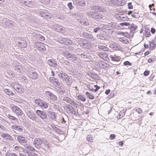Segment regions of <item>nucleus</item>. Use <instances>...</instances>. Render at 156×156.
Returning <instances> with one entry per match:
<instances>
[{"mask_svg": "<svg viewBox=\"0 0 156 156\" xmlns=\"http://www.w3.org/2000/svg\"><path fill=\"white\" fill-rule=\"evenodd\" d=\"M24 67L22 65L19 64V65H16L15 66V68L18 70H21L23 69Z\"/></svg>", "mask_w": 156, "mask_h": 156, "instance_id": "obj_51", "label": "nucleus"}, {"mask_svg": "<svg viewBox=\"0 0 156 156\" xmlns=\"http://www.w3.org/2000/svg\"><path fill=\"white\" fill-rule=\"evenodd\" d=\"M64 80L68 85H70L73 82L72 79L67 74H66V76L64 78Z\"/></svg>", "mask_w": 156, "mask_h": 156, "instance_id": "obj_25", "label": "nucleus"}, {"mask_svg": "<svg viewBox=\"0 0 156 156\" xmlns=\"http://www.w3.org/2000/svg\"><path fill=\"white\" fill-rule=\"evenodd\" d=\"M92 136L90 135H88L87 137V140L89 142H91L92 141Z\"/></svg>", "mask_w": 156, "mask_h": 156, "instance_id": "obj_58", "label": "nucleus"}, {"mask_svg": "<svg viewBox=\"0 0 156 156\" xmlns=\"http://www.w3.org/2000/svg\"><path fill=\"white\" fill-rule=\"evenodd\" d=\"M11 128L15 130L17 132L19 133L22 132L23 131V129L24 128L21 126L14 125L11 126Z\"/></svg>", "mask_w": 156, "mask_h": 156, "instance_id": "obj_20", "label": "nucleus"}, {"mask_svg": "<svg viewBox=\"0 0 156 156\" xmlns=\"http://www.w3.org/2000/svg\"><path fill=\"white\" fill-rule=\"evenodd\" d=\"M42 101V100L40 99H36L34 100V102L36 104L40 107Z\"/></svg>", "mask_w": 156, "mask_h": 156, "instance_id": "obj_46", "label": "nucleus"}, {"mask_svg": "<svg viewBox=\"0 0 156 156\" xmlns=\"http://www.w3.org/2000/svg\"><path fill=\"white\" fill-rule=\"evenodd\" d=\"M51 98H52V99L53 101H56L57 99V97L56 96L54 95L53 93L50 96Z\"/></svg>", "mask_w": 156, "mask_h": 156, "instance_id": "obj_62", "label": "nucleus"}, {"mask_svg": "<svg viewBox=\"0 0 156 156\" xmlns=\"http://www.w3.org/2000/svg\"><path fill=\"white\" fill-rule=\"evenodd\" d=\"M82 36L86 38H93L92 35L89 33L83 32L82 34Z\"/></svg>", "mask_w": 156, "mask_h": 156, "instance_id": "obj_30", "label": "nucleus"}, {"mask_svg": "<svg viewBox=\"0 0 156 156\" xmlns=\"http://www.w3.org/2000/svg\"><path fill=\"white\" fill-rule=\"evenodd\" d=\"M43 140L39 138H36L34 139L33 143L34 145V147L37 149L41 148V147L43 149L44 148L41 145L43 142Z\"/></svg>", "mask_w": 156, "mask_h": 156, "instance_id": "obj_7", "label": "nucleus"}, {"mask_svg": "<svg viewBox=\"0 0 156 156\" xmlns=\"http://www.w3.org/2000/svg\"><path fill=\"white\" fill-rule=\"evenodd\" d=\"M69 104L67 105L64 108V109L68 113L71 114H73L76 116H77L78 115V112L76 111L74 108H76V107H74L73 105Z\"/></svg>", "mask_w": 156, "mask_h": 156, "instance_id": "obj_6", "label": "nucleus"}, {"mask_svg": "<svg viewBox=\"0 0 156 156\" xmlns=\"http://www.w3.org/2000/svg\"><path fill=\"white\" fill-rule=\"evenodd\" d=\"M72 42L70 40L66 38V40L65 41V42H64V44L67 45H70L72 44Z\"/></svg>", "mask_w": 156, "mask_h": 156, "instance_id": "obj_54", "label": "nucleus"}, {"mask_svg": "<svg viewBox=\"0 0 156 156\" xmlns=\"http://www.w3.org/2000/svg\"><path fill=\"white\" fill-rule=\"evenodd\" d=\"M67 6L70 10L73 9V7L72 5V3L71 2L68 3L67 4Z\"/></svg>", "mask_w": 156, "mask_h": 156, "instance_id": "obj_64", "label": "nucleus"}, {"mask_svg": "<svg viewBox=\"0 0 156 156\" xmlns=\"http://www.w3.org/2000/svg\"><path fill=\"white\" fill-rule=\"evenodd\" d=\"M97 37L101 40H108V37L103 34H98L97 35Z\"/></svg>", "mask_w": 156, "mask_h": 156, "instance_id": "obj_33", "label": "nucleus"}, {"mask_svg": "<svg viewBox=\"0 0 156 156\" xmlns=\"http://www.w3.org/2000/svg\"><path fill=\"white\" fill-rule=\"evenodd\" d=\"M93 28V31L95 33H96L98 32H100V27H98L96 28Z\"/></svg>", "mask_w": 156, "mask_h": 156, "instance_id": "obj_60", "label": "nucleus"}, {"mask_svg": "<svg viewBox=\"0 0 156 156\" xmlns=\"http://www.w3.org/2000/svg\"><path fill=\"white\" fill-rule=\"evenodd\" d=\"M1 136L7 141L11 140L12 138L11 136L8 133H3L1 135Z\"/></svg>", "mask_w": 156, "mask_h": 156, "instance_id": "obj_35", "label": "nucleus"}, {"mask_svg": "<svg viewBox=\"0 0 156 156\" xmlns=\"http://www.w3.org/2000/svg\"><path fill=\"white\" fill-rule=\"evenodd\" d=\"M98 64L100 69H106L108 67V64L104 62H100Z\"/></svg>", "mask_w": 156, "mask_h": 156, "instance_id": "obj_24", "label": "nucleus"}, {"mask_svg": "<svg viewBox=\"0 0 156 156\" xmlns=\"http://www.w3.org/2000/svg\"><path fill=\"white\" fill-rule=\"evenodd\" d=\"M18 43L19 46L21 48H25L27 47V44L26 42L24 41H18Z\"/></svg>", "mask_w": 156, "mask_h": 156, "instance_id": "obj_32", "label": "nucleus"}, {"mask_svg": "<svg viewBox=\"0 0 156 156\" xmlns=\"http://www.w3.org/2000/svg\"><path fill=\"white\" fill-rule=\"evenodd\" d=\"M97 49L98 50H101L105 51H107L109 50V48H108L103 45H98Z\"/></svg>", "mask_w": 156, "mask_h": 156, "instance_id": "obj_37", "label": "nucleus"}, {"mask_svg": "<svg viewBox=\"0 0 156 156\" xmlns=\"http://www.w3.org/2000/svg\"><path fill=\"white\" fill-rule=\"evenodd\" d=\"M89 53V52L87 50L84 51H82L79 52L78 55L80 56V58L84 61L90 62L91 59V57Z\"/></svg>", "mask_w": 156, "mask_h": 156, "instance_id": "obj_2", "label": "nucleus"}, {"mask_svg": "<svg viewBox=\"0 0 156 156\" xmlns=\"http://www.w3.org/2000/svg\"><path fill=\"white\" fill-rule=\"evenodd\" d=\"M127 109L126 108L123 109L121 111L119 115L117 116L118 118H122L125 115Z\"/></svg>", "mask_w": 156, "mask_h": 156, "instance_id": "obj_36", "label": "nucleus"}, {"mask_svg": "<svg viewBox=\"0 0 156 156\" xmlns=\"http://www.w3.org/2000/svg\"><path fill=\"white\" fill-rule=\"evenodd\" d=\"M17 140L19 143L21 144H26L27 142V140L25 137L21 135H18L17 137Z\"/></svg>", "mask_w": 156, "mask_h": 156, "instance_id": "obj_19", "label": "nucleus"}, {"mask_svg": "<svg viewBox=\"0 0 156 156\" xmlns=\"http://www.w3.org/2000/svg\"><path fill=\"white\" fill-rule=\"evenodd\" d=\"M37 37L38 38H39L41 41H42L45 40V38L44 37L40 34H38L37 35Z\"/></svg>", "mask_w": 156, "mask_h": 156, "instance_id": "obj_63", "label": "nucleus"}, {"mask_svg": "<svg viewBox=\"0 0 156 156\" xmlns=\"http://www.w3.org/2000/svg\"><path fill=\"white\" fill-rule=\"evenodd\" d=\"M128 27L130 29L131 31L136 30L137 28V26L134 24L132 23Z\"/></svg>", "mask_w": 156, "mask_h": 156, "instance_id": "obj_44", "label": "nucleus"}, {"mask_svg": "<svg viewBox=\"0 0 156 156\" xmlns=\"http://www.w3.org/2000/svg\"><path fill=\"white\" fill-rule=\"evenodd\" d=\"M38 74L36 72H32L30 73V77L33 80H35L38 78Z\"/></svg>", "mask_w": 156, "mask_h": 156, "instance_id": "obj_28", "label": "nucleus"}, {"mask_svg": "<svg viewBox=\"0 0 156 156\" xmlns=\"http://www.w3.org/2000/svg\"><path fill=\"white\" fill-rule=\"evenodd\" d=\"M154 40H152V42L149 41V45L150 47V50H152L156 47V44L154 43Z\"/></svg>", "mask_w": 156, "mask_h": 156, "instance_id": "obj_41", "label": "nucleus"}, {"mask_svg": "<svg viewBox=\"0 0 156 156\" xmlns=\"http://www.w3.org/2000/svg\"><path fill=\"white\" fill-rule=\"evenodd\" d=\"M119 34H122L123 36H125L126 37L129 36V34L127 32H120L119 33Z\"/></svg>", "mask_w": 156, "mask_h": 156, "instance_id": "obj_55", "label": "nucleus"}, {"mask_svg": "<svg viewBox=\"0 0 156 156\" xmlns=\"http://www.w3.org/2000/svg\"><path fill=\"white\" fill-rule=\"evenodd\" d=\"M57 90L61 94H63L66 92L65 89L62 86H60L59 87H58L57 89Z\"/></svg>", "mask_w": 156, "mask_h": 156, "instance_id": "obj_39", "label": "nucleus"}, {"mask_svg": "<svg viewBox=\"0 0 156 156\" xmlns=\"http://www.w3.org/2000/svg\"><path fill=\"white\" fill-rule=\"evenodd\" d=\"M25 148L31 151H36V150L32 146L29 144H25L24 145Z\"/></svg>", "mask_w": 156, "mask_h": 156, "instance_id": "obj_40", "label": "nucleus"}, {"mask_svg": "<svg viewBox=\"0 0 156 156\" xmlns=\"http://www.w3.org/2000/svg\"><path fill=\"white\" fill-rule=\"evenodd\" d=\"M4 22L5 25L7 28L12 27L13 25V23H14L12 21L9 20H5Z\"/></svg>", "mask_w": 156, "mask_h": 156, "instance_id": "obj_29", "label": "nucleus"}, {"mask_svg": "<svg viewBox=\"0 0 156 156\" xmlns=\"http://www.w3.org/2000/svg\"><path fill=\"white\" fill-rule=\"evenodd\" d=\"M109 58L111 59V60L112 62H118V64H115V65H117L120 64L119 62L120 58L119 57L117 56L115 54L114 55H111L109 56Z\"/></svg>", "mask_w": 156, "mask_h": 156, "instance_id": "obj_15", "label": "nucleus"}, {"mask_svg": "<svg viewBox=\"0 0 156 156\" xmlns=\"http://www.w3.org/2000/svg\"><path fill=\"white\" fill-rule=\"evenodd\" d=\"M80 46L83 48H86L87 49H90L91 48L92 45L91 44L85 40H84L81 42H80Z\"/></svg>", "mask_w": 156, "mask_h": 156, "instance_id": "obj_9", "label": "nucleus"}, {"mask_svg": "<svg viewBox=\"0 0 156 156\" xmlns=\"http://www.w3.org/2000/svg\"><path fill=\"white\" fill-rule=\"evenodd\" d=\"M87 16L94 20L101 19L103 17V16L101 14L95 11H90L87 14Z\"/></svg>", "mask_w": 156, "mask_h": 156, "instance_id": "obj_5", "label": "nucleus"}, {"mask_svg": "<svg viewBox=\"0 0 156 156\" xmlns=\"http://www.w3.org/2000/svg\"><path fill=\"white\" fill-rule=\"evenodd\" d=\"M66 40V38L63 37H59L57 39V41L61 44H64Z\"/></svg>", "mask_w": 156, "mask_h": 156, "instance_id": "obj_43", "label": "nucleus"}, {"mask_svg": "<svg viewBox=\"0 0 156 156\" xmlns=\"http://www.w3.org/2000/svg\"><path fill=\"white\" fill-rule=\"evenodd\" d=\"M117 4L119 5L123 6L126 4L125 0H116Z\"/></svg>", "mask_w": 156, "mask_h": 156, "instance_id": "obj_45", "label": "nucleus"}, {"mask_svg": "<svg viewBox=\"0 0 156 156\" xmlns=\"http://www.w3.org/2000/svg\"><path fill=\"white\" fill-rule=\"evenodd\" d=\"M36 113L37 115L43 120L47 119V113L45 112L39 110H37L36 111Z\"/></svg>", "mask_w": 156, "mask_h": 156, "instance_id": "obj_8", "label": "nucleus"}, {"mask_svg": "<svg viewBox=\"0 0 156 156\" xmlns=\"http://www.w3.org/2000/svg\"><path fill=\"white\" fill-rule=\"evenodd\" d=\"M105 27L106 30V32H108L109 33L111 32V33L114 32V30L113 29H112L111 28L110 25L109 23H108L107 24H105Z\"/></svg>", "mask_w": 156, "mask_h": 156, "instance_id": "obj_27", "label": "nucleus"}, {"mask_svg": "<svg viewBox=\"0 0 156 156\" xmlns=\"http://www.w3.org/2000/svg\"><path fill=\"white\" fill-rule=\"evenodd\" d=\"M53 108H55L58 111L60 110V108L59 106V105H56L55 104H53L52 105Z\"/></svg>", "mask_w": 156, "mask_h": 156, "instance_id": "obj_57", "label": "nucleus"}, {"mask_svg": "<svg viewBox=\"0 0 156 156\" xmlns=\"http://www.w3.org/2000/svg\"><path fill=\"white\" fill-rule=\"evenodd\" d=\"M47 115L48 117L51 120L55 121L56 119V115L55 113L53 112L48 111V112Z\"/></svg>", "mask_w": 156, "mask_h": 156, "instance_id": "obj_21", "label": "nucleus"}, {"mask_svg": "<svg viewBox=\"0 0 156 156\" xmlns=\"http://www.w3.org/2000/svg\"><path fill=\"white\" fill-rule=\"evenodd\" d=\"M80 23L82 24L85 26H88L89 25V23L88 22L86 21H81Z\"/></svg>", "mask_w": 156, "mask_h": 156, "instance_id": "obj_61", "label": "nucleus"}, {"mask_svg": "<svg viewBox=\"0 0 156 156\" xmlns=\"http://www.w3.org/2000/svg\"><path fill=\"white\" fill-rule=\"evenodd\" d=\"M98 56L107 62H110L109 57H108V55L106 53H100L98 54Z\"/></svg>", "mask_w": 156, "mask_h": 156, "instance_id": "obj_22", "label": "nucleus"}, {"mask_svg": "<svg viewBox=\"0 0 156 156\" xmlns=\"http://www.w3.org/2000/svg\"><path fill=\"white\" fill-rule=\"evenodd\" d=\"M7 117L11 120H18V119L17 118L11 115L10 114H8L7 115Z\"/></svg>", "mask_w": 156, "mask_h": 156, "instance_id": "obj_52", "label": "nucleus"}, {"mask_svg": "<svg viewBox=\"0 0 156 156\" xmlns=\"http://www.w3.org/2000/svg\"><path fill=\"white\" fill-rule=\"evenodd\" d=\"M53 129L56 132L58 133H59L61 132H62L61 130L58 127L55 126L54 127H53Z\"/></svg>", "mask_w": 156, "mask_h": 156, "instance_id": "obj_56", "label": "nucleus"}, {"mask_svg": "<svg viewBox=\"0 0 156 156\" xmlns=\"http://www.w3.org/2000/svg\"><path fill=\"white\" fill-rule=\"evenodd\" d=\"M62 54L69 60L73 62L77 61L78 59L76 55L71 51H65L62 52Z\"/></svg>", "mask_w": 156, "mask_h": 156, "instance_id": "obj_1", "label": "nucleus"}, {"mask_svg": "<svg viewBox=\"0 0 156 156\" xmlns=\"http://www.w3.org/2000/svg\"><path fill=\"white\" fill-rule=\"evenodd\" d=\"M90 8L92 10L99 12H105L106 11L105 6L104 5L100 4L98 5H92L90 6Z\"/></svg>", "mask_w": 156, "mask_h": 156, "instance_id": "obj_3", "label": "nucleus"}, {"mask_svg": "<svg viewBox=\"0 0 156 156\" xmlns=\"http://www.w3.org/2000/svg\"><path fill=\"white\" fill-rule=\"evenodd\" d=\"M21 3L23 5L29 7H32L35 5V3L33 0H22Z\"/></svg>", "mask_w": 156, "mask_h": 156, "instance_id": "obj_12", "label": "nucleus"}, {"mask_svg": "<svg viewBox=\"0 0 156 156\" xmlns=\"http://www.w3.org/2000/svg\"><path fill=\"white\" fill-rule=\"evenodd\" d=\"M66 73H60L58 74V76L61 79H63V78L64 79V78L66 76Z\"/></svg>", "mask_w": 156, "mask_h": 156, "instance_id": "obj_53", "label": "nucleus"}, {"mask_svg": "<svg viewBox=\"0 0 156 156\" xmlns=\"http://www.w3.org/2000/svg\"><path fill=\"white\" fill-rule=\"evenodd\" d=\"M35 45L38 50L41 51H44L46 49L44 43L41 42H36Z\"/></svg>", "mask_w": 156, "mask_h": 156, "instance_id": "obj_11", "label": "nucleus"}, {"mask_svg": "<svg viewBox=\"0 0 156 156\" xmlns=\"http://www.w3.org/2000/svg\"><path fill=\"white\" fill-rule=\"evenodd\" d=\"M111 28L112 29L115 28L116 29H119L120 27V26L119 25H117L116 23L114 22H112L109 23Z\"/></svg>", "mask_w": 156, "mask_h": 156, "instance_id": "obj_38", "label": "nucleus"}, {"mask_svg": "<svg viewBox=\"0 0 156 156\" xmlns=\"http://www.w3.org/2000/svg\"><path fill=\"white\" fill-rule=\"evenodd\" d=\"M49 80L52 83L56 86H58L60 85V83L58 79L56 78L53 77L51 76L49 78Z\"/></svg>", "mask_w": 156, "mask_h": 156, "instance_id": "obj_16", "label": "nucleus"}, {"mask_svg": "<svg viewBox=\"0 0 156 156\" xmlns=\"http://www.w3.org/2000/svg\"><path fill=\"white\" fill-rule=\"evenodd\" d=\"M18 86L19 87H20L19 88V89L18 90H17V92L20 93H23L24 91V88L20 84H18Z\"/></svg>", "mask_w": 156, "mask_h": 156, "instance_id": "obj_49", "label": "nucleus"}, {"mask_svg": "<svg viewBox=\"0 0 156 156\" xmlns=\"http://www.w3.org/2000/svg\"><path fill=\"white\" fill-rule=\"evenodd\" d=\"M53 29L58 32L62 33L64 30L62 27L58 24H55L53 26Z\"/></svg>", "mask_w": 156, "mask_h": 156, "instance_id": "obj_23", "label": "nucleus"}, {"mask_svg": "<svg viewBox=\"0 0 156 156\" xmlns=\"http://www.w3.org/2000/svg\"><path fill=\"white\" fill-rule=\"evenodd\" d=\"M119 18H120V20H121L122 21H125L126 20H129V18L127 16L125 17L122 16H119Z\"/></svg>", "mask_w": 156, "mask_h": 156, "instance_id": "obj_48", "label": "nucleus"}, {"mask_svg": "<svg viewBox=\"0 0 156 156\" xmlns=\"http://www.w3.org/2000/svg\"><path fill=\"white\" fill-rule=\"evenodd\" d=\"M88 75L92 78V79L96 80H98L99 78L98 75L94 73H92L90 72L87 73Z\"/></svg>", "mask_w": 156, "mask_h": 156, "instance_id": "obj_26", "label": "nucleus"}, {"mask_svg": "<svg viewBox=\"0 0 156 156\" xmlns=\"http://www.w3.org/2000/svg\"><path fill=\"white\" fill-rule=\"evenodd\" d=\"M26 114L30 119L36 121L37 119V115L33 112L28 111L26 112Z\"/></svg>", "mask_w": 156, "mask_h": 156, "instance_id": "obj_13", "label": "nucleus"}, {"mask_svg": "<svg viewBox=\"0 0 156 156\" xmlns=\"http://www.w3.org/2000/svg\"><path fill=\"white\" fill-rule=\"evenodd\" d=\"M119 25L121 26H130V23H129L128 22H123L121 23H119Z\"/></svg>", "mask_w": 156, "mask_h": 156, "instance_id": "obj_59", "label": "nucleus"}, {"mask_svg": "<svg viewBox=\"0 0 156 156\" xmlns=\"http://www.w3.org/2000/svg\"><path fill=\"white\" fill-rule=\"evenodd\" d=\"M41 102L40 107L43 109H48V104L43 100Z\"/></svg>", "mask_w": 156, "mask_h": 156, "instance_id": "obj_34", "label": "nucleus"}, {"mask_svg": "<svg viewBox=\"0 0 156 156\" xmlns=\"http://www.w3.org/2000/svg\"><path fill=\"white\" fill-rule=\"evenodd\" d=\"M144 35L146 37H149L151 35L150 29L147 26L144 27Z\"/></svg>", "mask_w": 156, "mask_h": 156, "instance_id": "obj_31", "label": "nucleus"}, {"mask_svg": "<svg viewBox=\"0 0 156 156\" xmlns=\"http://www.w3.org/2000/svg\"><path fill=\"white\" fill-rule=\"evenodd\" d=\"M47 63L50 66L53 67H56L57 66V61L54 58L48 60Z\"/></svg>", "mask_w": 156, "mask_h": 156, "instance_id": "obj_18", "label": "nucleus"}, {"mask_svg": "<svg viewBox=\"0 0 156 156\" xmlns=\"http://www.w3.org/2000/svg\"><path fill=\"white\" fill-rule=\"evenodd\" d=\"M11 108L12 111L18 116H21L23 114L22 110L16 105L12 106Z\"/></svg>", "mask_w": 156, "mask_h": 156, "instance_id": "obj_10", "label": "nucleus"}, {"mask_svg": "<svg viewBox=\"0 0 156 156\" xmlns=\"http://www.w3.org/2000/svg\"><path fill=\"white\" fill-rule=\"evenodd\" d=\"M85 94L87 98L89 99H93L94 98V97L93 95H91V94L87 91L86 92Z\"/></svg>", "mask_w": 156, "mask_h": 156, "instance_id": "obj_47", "label": "nucleus"}, {"mask_svg": "<svg viewBox=\"0 0 156 156\" xmlns=\"http://www.w3.org/2000/svg\"><path fill=\"white\" fill-rule=\"evenodd\" d=\"M77 98L78 100H80L82 101H86L85 98L82 95H79L77 96Z\"/></svg>", "mask_w": 156, "mask_h": 156, "instance_id": "obj_50", "label": "nucleus"}, {"mask_svg": "<svg viewBox=\"0 0 156 156\" xmlns=\"http://www.w3.org/2000/svg\"><path fill=\"white\" fill-rule=\"evenodd\" d=\"M40 16L42 17L47 18L49 16V13L44 11H41L40 12Z\"/></svg>", "mask_w": 156, "mask_h": 156, "instance_id": "obj_42", "label": "nucleus"}, {"mask_svg": "<svg viewBox=\"0 0 156 156\" xmlns=\"http://www.w3.org/2000/svg\"><path fill=\"white\" fill-rule=\"evenodd\" d=\"M87 16L94 20L101 19L103 17V16L101 14L95 11H90L87 14Z\"/></svg>", "mask_w": 156, "mask_h": 156, "instance_id": "obj_4", "label": "nucleus"}, {"mask_svg": "<svg viewBox=\"0 0 156 156\" xmlns=\"http://www.w3.org/2000/svg\"><path fill=\"white\" fill-rule=\"evenodd\" d=\"M73 1L74 5L82 7H83L85 5V2L84 0H73Z\"/></svg>", "mask_w": 156, "mask_h": 156, "instance_id": "obj_17", "label": "nucleus"}, {"mask_svg": "<svg viewBox=\"0 0 156 156\" xmlns=\"http://www.w3.org/2000/svg\"><path fill=\"white\" fill-rule=\"evenodd\" d=\"M63 100L69 103L70 105H73L74 107H77V105L76 102L73 100L68 97H66L63 98Z\"/></svg>", "mask_w": 156, "mask_h": 156, "instance_id": "obj_14", "label": "nucleus"}]
</instances>
